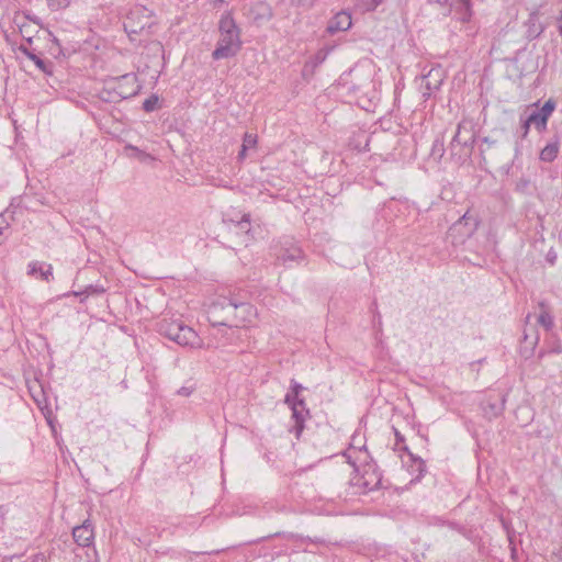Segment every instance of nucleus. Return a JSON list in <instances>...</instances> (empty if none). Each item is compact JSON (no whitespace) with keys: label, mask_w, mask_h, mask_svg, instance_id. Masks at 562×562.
<instances>
[{"label":"nucleus","mask_w":562,"mask_h":562,"mask_svg":"<svg viewBox=\"0 0 562 562\" xmlns=\"http://www.w3.org/2000/svg\"><path fill=\"white\" fill-rule=\"evenodd\" d=\"M482 361H483V360H479L477 362H472V363H470V367H471L472 369H475V367H477Z\"/></svg>","instance_id":"41"},{"label":"nucleus","mask_w":562,"mask_h":562,"mask_svg":"<svg viewBox=\"0 0 562 562\" xmlns=\"http://www.w3.org/2000/svg\"><path fill=\"white\" fill-rule=\"evenodd\" d=\"M151 11L142 5H135L127 13L123 26L125 32L132 36L139 34L151 26Z\"/></svg>","instance_id":"6"},{"label":"nucleus","mask_w":562,"mask_h":562,"mask_svg":"<svg viewBox=\"0 0 562 562\" xmlns=\"http://www.w3.org/2000/svg\"><path fill=\"white\" fill-rule=\"evenodd\" d=\"M9 228V223L7 222L4 214H0V245L3 243L4 232Z\"/></svg>","instance_id":"31"},{"label":"nucleus","mask_w":562,"mask_h":562,"mask_svg":"<svg viewBox=\"0 0 562 562\" xmlns=\"http://www.w3.org/2000/svg\"><path fill=\"white\" fill-rule=\"evenodd\" d=\"M237 226L245 232L250 229V218L248 214H244L241 220L237 223Z\"/></svg>","instance_id":"30"},{"label":"nucleus","mask_w":562,"mask_h":562,"mask_svg":"<svg viewBox=\"0 0 562 562\" xmlns=\"http://www.w3.org/2000/svg\"><path fill=\"white\" fill-rule=\"evenodd\" d=\"M411 457L414 462V464L412 467L415 468V470L418 472L417 476H422L424 474V472L426 471L425 462L420 458H414L412 454H411Z\"/></svg>","instance_id":"29"},{"label":"nucleus","mask_w":562,"mask_h":562,"mask_svg":"<svg viewBox=\"0 0 562 562\" xmlns=\"http://www.w3.org/2000/svg\"><path fill=\"white\" fill-rule=\"evenodd\" d=\"M175 342L180 346H189L192 348L201 347V339L198 334L191 328L183 324L179 335L176 336Z\"/></svg>","instance_id":"10"},{"label":"nucleus","mask_w":562,"mask_h":562,"mask_svg":"<svg viewBox=\"0 0 562 562\" xmlns=\"http://www.w3.org/2000/svg\"><path fill=\"white\" fill-rule=\"evenodd\" d=\"M441 82L440 69H431L428 75L422 78L420 87H425L427 90L438 89Z\"/></svg>","instance_id":"18"},{"label":"nucleus","mask_w":562,"mask_h":562,"mask_svg":"<svg viewBox=\"0 0 562 562\" xmlns=\"http://www.w3.org/2000/svg\"><path fill=\"white\" fill-rule=\"evenodd\" d=\"M21 33L23 34V37L26 40V42H27L29 44H31L32 38H31V36H29V35H26V34H24V29H23V27H21Z\"/></svg>","instance_id":"40"},{"label":"nucleus","mask_w":562,"mask_h":562,"mask_svg":"<svg viewBox=\"0 0 562 562\" xmlns=\"http://www.w3.org/2000/svg\"><path fill=\"white\" fill-rule=\"evenodd\" d=\"M454 140H457V133L452 136L451 143H453Z\"/></svg>","instance_id":"43"},{"label":"nucleus","mask_w":562,"mask_h":562,"mask_svg":"<svg viewBox=\"0 0 562 562\" xmlns=\"http://www.w3.org/2000/svg\"><path fill=\"white\" fill-rule=\"evenodd\" d=\"M504 404H505V402L503 400L499 404L491 405L490 406L491 407V414L486 411V408H484L485 415H488L490 417H492V416L495 417V416L499 415L503 412V409H504Z\"/></svg>","instance_id":"28"},{"label":"nucleus","mask_w":562,"mask_h":562,"mask_svg":"<svg viewBox=\"0 0 562 562\" xmlns=\"http://www.w3.org/2000/svg\"><path fill=\"white\" fill-rule=\"evenodd\" d=\"M27 273L35 278H41L42 280L49 282L50 277H53V267L52 265H47L40 261H31L27 266Z\"/></svg>","instance_id":"14"},{"label":"nucleus","mask_w":562,"mask_h":562,"mask_svg":"<svg viewBox=\"0 0 562 562\" xmlns=\"http://www.w3.org/2000/svg\"><path fill=\"white\" fill-rule=\"evenodd\" d=\"M218 308L226 311V316L223 321L216 322V324L225 326L234 325L238 327L240 322L247 321V318L254 313L251 304L232 297L218 299V301L212 305L210 315L214 317Z\"/></svg>","instance_id":"3"},{"label":"nucleus","mask_w":562,"mask_h":562,"mask_svg":"<svg viewBox=\"0 0 562 562\" xmlns=\"http://www.w3.org/2000/svg\"><path fill=\"white\" fill-rule=\"evenodd\" d=\"M183 323L179 319H168L164 318L158 324L159 333L170 340L175 341L176 336L179 335V330H181Z\"/></svg>","instance_id":"12"},{"label":"nucleus","mask_w":562,"mask_h":562,"mask_svg":"<svg viewBox=\"0 0 562 562\" xmlns=\"http://www.w3.org/2000/svg\"><path fill=\"white\" fill-rule=\"evenodd\" d=\"M276 536H281L286 541L293 542L294 547H295L294 551L300 550V549H302L303 551H307L306 548H303V546L305 543H321L319 539H312L311 537H305V536H301V535H296V533H292V532L276 533Z\"/></svg>","instance_id":"16"},{"label":"nucleus","mask_w":562,"mask_h":562,"mask_svg":"<svg viewBox=\"0 0 562 562\" xmlns=\"http://www.w3.org/2000/svg\"><path fill=\"white\" fill-rule=\"evenodd\" d=\"M374 68L370 64L356 65L348 74L339 79V86L346 93L356 99L357 104L369 110L374 100L378 99L375 87Z\"/></svg>","instance_id":"1"},{"label":"nucleus","mask_w":562,"mask_h":562,"mask_svg":"<svg viewBox=\"0 0 562 562\" xmlns=\"http://www.w3.org/2000/svg\"><path fill=\"white\" fill-rule=\"evenodd\" d=\"M543 355H544V352H543V351H541V352L539 353V357L541 358V357H543Z\"/></svg>","instance_id":"44"},{"label":"nucleus","mask_w":562,"mask_h":562,"mask_svg":"<svg viewBox=\"0 0 562 562\" xmlns=\"http://www.w3.org/2000/svg\"><path fill=\"white\" fill-rule=\"evenodd\" d=\"M125 150L131 151V157L137 158L142 162L155 159L150 154L145 153L144 150L131 144L125 146Z\"/></svg>","instance_id":"23"},{"label":"nucleus","mask_w":562,"mask_h":562,"mask_svg":"<svg viewBox=\"0 0 562 562\" xmlns=\"http://www.w3.org/2000/svg\"><path fill=\"white\" fill-rule=\"evenodd\" d=\"M539 101L535 102L531 106H528L524 112V115L538 132L547 130L548 121L557 108V102L550 98L539 109Z\"/></svg>","instance_id":"4"},{"label":"nucleus","mask_w":562,"mask_h":562,"mask_svg":"<svg viewBox=\"0 0 562 562\" xmlns=\"http://www.w3.org/2000/svg\"><path fill=\"white\" fill-rule=\"evenodd\" d=\"M303 259V251L296 245H292L291 247L283 249L282 252L277 257L279 262L288 267H290L292 262L300 263Z\"/></svg>","instance_id":"13"},{"label":"nucleus","mask_w":562,"mask_h":562,"mask_svg":"<svg viewBox=\"0 0 562 562\" xmlns=\"http://www.w3.org/2000/svg\"><path fill=\"white\" fill-rule=\"evenodd\" d=\"M159 99L156 94H151L143 102V109L146 112H153L158 108Z\"/></svg>","instance_id":"25"},{"label":"nucleus","mask_w":562,"mask_h":562,"mask_svg":"<svg viewBox=\"0 0 562 562\" xmlns=\"http://www.w3.org/2000/svg\"><path fill=\"white\" fill-rule=\"evenodd\" d=\"M20 50L25 54L31 60L35 63V65L44 72L49 74L50 64H47L44 59L37 56L34 52H32L26 45H21Z\"/></svg>","instance_id":"19"},{"label":"nucleus","mask_w":562,"mask_h":562,"mask_svg":"<svg viewBox=\"0 0 562 562\" xmlns=\"http://www.w3.org/2000/svg\"><path fill=\"white\" fill-rule=\"evenodd\" d=\"M558 153H559V143L558 142L550 143L541 149L539 158L541 161L552 162L557 158Z\"/></svg>","instance_id":"20"},{"label":"nucleus","mask_w":562,"mask_h":562,"mask_svg":"<svg viewBox=\"0 0 562 562\" xmlns=\"http://www.w3.org/2000/svg\"><path fill=\"white\" fill-rule=\"evenodd\" d=\"M551 352L561 353L562 352V345H561V342L555 344L552 347Z\"/></svg>","instance_id":"37"},{"label":"nucleus","mask_w":562,"mask_h":562,"mask_svg":"<svg viewBox=\"0 0 562 562\" xmlns=\"http://www.w3.org/2000/svg\"><path fill=\"white\" fill-rule=\"evenodd\" d=\"M428 3H438L440 5H447L448 0H428Z\"/></svg>","instance_id":"39"},{"label":"nucleus","mask_w":562,"mask_h":562,"mask_svg":"<svg viewBox=\"0 0 562 562\" xmlns=\"http://www.w3.org/2000/svg\"><path fill=\"white\" fill-rule=\"evenodd\" d=\"M46 2L52 11H58L69 7L71 0H46Z\"/></svg>","instance_id":"26"},{"label":"nucleus","mask_w":562,"mask_h":562,"mask_svg":"<svg viewBox=\"0 0 562 562\" xmlns=\"http://www.w3.org/2000/svg\"><path fill=\"white\" fill-rule=\"evenodd\" d=\"M220 38L212 53L214 60L234 57L241 48L240 31L229 13L223 14L218 22Z\"/></svg>","instance_id":"2"},{"label":"nucleus","mask_w":562,"mask_h":562,"mask_svg":"<svg viewBox=\"0 0 562 562\" xmlns=\"http://www.w3.org/2000/svg\"><path fill=\"white\" fill-rule=\"evenodd\" d=\"M529 186H530V181L528 179L520 178L516 183V190L525 193Z\"/></svg>","instance_id":"32"},{"label":"nucleus","mask_w":562,"mask_h":562,"mask_svg":"<svg viewBox=\"0 0 562 562\" xmlns=\"http://www.w3.org/2000/svg\"><path fill=\"white\" fill-rule=\"evenodd\" d=\"M72 538L80 547H90L94 540L93 526L89 519L72 529Z\"/></svg>","instance_id":"9"},{"label":"nucleus","mask_w":562,"mask_h":562,"mask_svg":"<svg viewBox=\"0 0 562 562\" xmlns=\"http://www.w3.org/2000/svg\"><path fill=\"white\" fill-rule=\"evenodd\" d=\"M352 22H351V15L345 11H341L337 13L327 25V32L330 34H335L337 32L347 31L350 29Z\"/></svg>","instance_id":"11"},{"label":"nucleus","mask_w":562,"mask_h":562,"mask_svg":"<svg viewBox=\"0 0 562 562\" xmlns=\"http://www.w3.org/2000/svg\"><path fill=\"white\" fill-rule=\"evenodd\" d=\"M304 387L302 386V384H300L299 382H296L295 380H292L291 381V387H290V391H292L294 394H296L297 396H300V392L303 390Z\"/></svg>","instance_id":"34"},{"label":"nucleus","mask_w":562,"mask_h":562,"mask_svg":"<svg viewBox=\"0 0 562 562\" xmlns=\"http://www.w3.org/2000/svg\"><path fill=\"white\" fill-rule=\"evenodd\" d=\"M472 16L470 0H459V21L470 23Z\"/></svg>","instance_id":"22"},{"label":"nucleus","mask_w":562,"mask_h":562,"mask_svg":"<svg viewBox=\"0 0 562 562\" xmlns=\"http://www.w3.org/2000/svg\"><path fill=\"white\" fill-rule=\"evenodd\" d=\"M140 90L135 74H125L116 78L114 91L119 99H127L136 95Z\"/></svg>","instance_id":"7"},{"label":"nucleus","mask_w":562,"mask_h":562,"mask_svg":"<svg viewBox=\"0 0 562 562\" xmlns=\"http://www.w3.org/2000/svg\"><path fill=\"white\" fill-rule=\"evenodd\" d=\"M191 393H192V390L190 387H187V386H182L178 391V394L182 395V396H189Z\"/></svg>","instance_id":"36"},{"label":"nucleus","mask_w":562,"mask_h":562,"mask_svg":"<svg viewBox=\"0 0 562 562\" xmlns=\"http://www.w3.org/2000/svg\"><path fill=\"white\" fill-rule=\"evenodd\" d=\"M480 225V217L476 211L468 210L461 217H459V237L469 238L477 229Z\"/></svg>","instance_id":"8"},{"label":"nucleus","mask_w":562,"mask_h":562,"mask_svg":"<svg viewBox=\"0 0 562 562\" xmlns=\"http://www.w3.org/2000/svg\"><path fill=\"white\" fill-rule=\"evenodd\" d=\"M441 198L443 200L451 201L453 199V193L451 189L443 188V190L441 191Z\"/></svg>","instance_id":"35"},{"label":"nucleus","mask_w":562,"mask_h":562,"mask_svg":"<svg viewBox=\"0 0 562 562\" xmlns=\"http://www.w3.org/2000/svg\"><path fill=\"white\" fill-rule=\"evenodd\" d=\"M394 432H395V438H396L395 446L397 447V449L407 450L406 446H404V445L402 446V443H404V441H405L404 436L397 429H394Z\"/></svg>","instance_id":"33"},{"label":"nucleus","mask_w":562,"mask_h":562,"mask_svg":"<svg viewBox=\"0 0 562 562\" xmlns=\"http://www.w3.org/2000/svg\"><path fill=\"white\" fill-rule=\"evenodd\" d=\"M476 25L475 24H472V25H469L468 27V35L469 36H473L475 33H476Z\"/></svg>","instance_id":"38"},{"label":"nucleus","mask_w":562,"mask_h":562,"mask_svg":"<svg viewBox=\"0 0 562 562\" xmlns=\"http://www.w3.org/2000/svg\"><path fill=\"white\" fill-rule=\"evenodd\" d=\"M284 403L288 404L292 411V419L294 420L293 426L290 428V432L295 435L296 439H300L301 434L304 429L306 418L310 416V412L305 406L304 398H301L292 391L285 394Z\"/></svg>","instance_id":"5"},{"label":"nucleus","mask_w":562,"mask_h":562,"mask_svg":"<svg viewBox=\"0 0 562 562\" xmlns=\"http://www.w3.org/2000/svg\"><path fill=\"white\" fill-rule=\"evenodd\" d=\"M383 0H361L360 7L363 11H374Z\"/></svg>","instance_id":"27"},{"label":"nucleus","mask_w":562,"mask_h":562,"mask_svg":"<svg viewBox=\"0 0 562 562\" xmlns=\"http://www.w3.org/2000/svg\"><path fill=\"white\" fill-rule=\"evenodd\" d=\"M519 122L520 125L517 133L519 134V137L521 139H526L532 125L529 122H527V117L524 114L520 115Z\"/></svg>","instance_id":"24"},{"label":"nucleus","mask_w":562,"mask_h":562,"mask_svg":"<svg viewBox=\"0 0 562 562\" xmlns=\"http://www.w3.org/2000/svg\"><path fill=\"white\" fill-rule=\"evenodd\" d=\"M379 484H380V479H378V481L372 486H370L369 488L373 490V488L378 487Z\"/></svg>","instance_id":"42"},{"label":"nucleus","mask_w":562,"mask_h":562,"mask_svg":"<svg viewBox=\"0 0 562 562\" xmlns=\"http://www.w3.org/2000/svg\"><path fill=\"white\" fill-rule=\"evenodd\" d=\"M539 307L541 312L537 317V323L549 331L554 326V318L544 302H540Z\"/></svg>","instance_id":"17"},{"label":"nucleus","mask_w":562,"mask_h":562,"mask_svg":"<svg viewBox=\"0 0 562 562\" xmlns=\"http://www.w3.org/2000/svg\"><path fill=\"white\" fill-rule=\"evenodd\" d=\"M539 342V334L537 330L532 335H529L526 330L524 331V340L520 346V355L525 359H529L533 356L536 347Z\"/></svg>","instance_id":"15"},{"label":"nucleus","mask_w":562,"mask_h":562,"mask_svg":"<svg viewBox=\"0 0 562 562\" xmlns=\"http://www.w3.org/2000/svg\"><path fill=\"white\" fill-rule=\"evenodd\" d=\"M256 145H257V135L246 133L243 138L241 148L238 151V156H237L238 160H244L246 158L247 150L250 148H255Z\"/></svg>","instance_id":"21"}]
</instances>
